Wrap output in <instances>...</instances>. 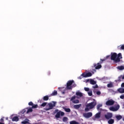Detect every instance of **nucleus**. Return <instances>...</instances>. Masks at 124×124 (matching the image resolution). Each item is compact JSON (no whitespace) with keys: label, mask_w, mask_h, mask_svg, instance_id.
<instances>
[{"label":"nucleus","mask_w":124,"mask_h":124,"mask_svg":"<svg viewBox=\"0 0 124 124\" xmlns=\"http://www.w3.org/2000/svg\"><path fill=\"white\" fill-rule=\"evenodd\" d=\"M96 106V101L93 99V101L87 104L86 105V108H85V111L86 112H89L91 109H93Z\"/></svg>","instance_id":"f257e3e1"},{"label":"nucleus","mask_w":124,"mask_h":124,"mask_svg":"<svg viewBox=\"0 0 124 124\" xmlns=\"http://www.w3.org/2000/svg\"><path fill=\"white\" fill-rule=\"evenodd\" d=\"M57 104V102L55 101H52L51 103H49L47 104V105L46 106V108H45V110L46 111H49V110H52L54 108V107H56V104Z\"/></svg>","instance_id":"f03ea898"},{"label":"nucleus","mask_w":124,"mask_h":124,"mask_svg":"<svg viewBox=\"0 0 124 124\" xmlns=\"http://www.w3.org/2000/svg\"><path fill=\"white\" fill-rule=\"evenodd\" d=\"M57 113L55 115V118H56V119H60V117H61V116L62 117L64 115V112L61 110H59V109H56L55 110L54 113Z\"/></svg>","instance_id":"7ed1b4c3"},{"label":"nucleus","mask_w":124,"mask_h":124,"mask_svg":"<svg viewBox=\"0 0 124 124\" xmlns=\"http://www.w3.org/2000/svg\"><path fill=\"white\" fill-rule=\"evenodd\" d=\"M74 83V80H69L67 81L66 84L67 90H72V84Z\"/></svg>","instance_id":"20e7f679"},{"label":"nucleus","mask_w":124,"mask_h":124,"mask_svg":"<svg viewBox=\"0 0 124 124\" xmlns=\"http://www.w3.org/2000/svg\"><path fill=\"white\" fill-rule=\"evenodd\" d=\"M118 56V54H117L116 53L113 52L111 53V57L110 59L111 61H113L115 62H118L117 61V57Z\"/></svg>","instance_id":"39448f33"},{"label":"nucleus","mask_w":124,"mask_h":124,"mask_svg":"<svg viewBox=\"0 0 124 124\" xmlns=\"http://www.w3.org/2000/svg\"><path fill=\"white\" fill-rule=\"evenodd\" d=\"M83 116L86 119H89V118L93 117V113L91 112L84 113H83Z\"/></svg>","instance_id":"423d86ee"},{"label":"nucleus","mask_w":124,"mask_h":124,"mask_svg":"<svg viewBox=\"0 0 124 124\" xmlns=\"http://www.w3.org/2000/svg\"><path fill=\"white\" fill-rule=\"evenodd\" d=\"M120 109V105L117 104L115 107H111L109 108V110L110 111H112V112H116V111H118Z\"/></svg>","instance_id":"0eeeda50"},{"label":"nucleus","mask_w":124,"mask_h":124,"mask_svg":"<svg viewBox=\"0 0 124 124\" xmlns=\"http://www.w3.org/2000/svg\"><path fill=\"white\" fill-rule=\"evenodd\" d=\"M115 103V101L110 99V100H108L106 102V105L107 106H112V105H114Z\"/></svg>","instance_id":"6e6552de"},{"label":"nucleus","mask_w":124,"mask_h":124,"mask_svg":"<svg viewBox=\"0 0 124 124\" xmlns=\"http://www.w3.org/2000/svg\"><path fill=\"white\" fill-rule=\"evenodd\" d=\"M113 117V114L111 112H107L106 114H105V118L106 120H110Z\"/></svg>","instance_id":"1a4fd4ad"},{"label":"nucleus","mask_w":124,"mask_h":124,"mask_svg":"<svg viewBox=\"0 0 124 124\" xmlns=\"http://www.w3.org/2000/svg\"><path fill=\"white\" fill-rule=\"evenodd\" d=\"M93 66L95 67V69H100V68H101L102 67V66H101V64L100 63H97V64H93Z\"/></svg>","instance_id":"9d476101"},{"label":"nucleus","mask_w":124,"mask_h":124,"mask_svg":"<svg viewBox=\"0 0 124 124\" xmlns=\"http://www.w3.org/2000/svg\"><path fill=\"white\" fill-rule=\"evenodd\" d=\"M122 53H119L117 56L116 62H121V59H122Z\"/></svg>","instance_id":"9b49d317"},{"label":"nucleus","mask_w":124,"mask_h":124,"mask_svg":"<svg viewBox=\"0 0 124 124\" xmlns=\"http://www.w3.org/2000/svg\"><path fill=\"white\" fill-rule=\"evenodd\" d=\"M101 115V112H98L95 115V119H99L100 118V116Z\"/></svg>","instance_id":"f8f14e48"},{"label":"nucleus","mask_w":124,"mask_h":124,"mask_svg":"<svg viewBox=\"0 0 124 124\" xmlns=\"http://www.w3.org/2000/svg\"><path fill=\"white\" fill-rule=\"evenodd\" d=\"M12 122H18L19 121V118L17 116L14 117L12 119Z\"/></svg>","instance_id":"ddd939ff"},{"label":"nucleus","mask_w":124,"mask_h":124,"mask_svg":"<svg viewBox=\"0 0 124 124\" xmlns=\"http://www.w3.org/2000/svg\"><path fill=\"white\" fill-rule=\"evenodd\" d=\"M115 118L116 120H117L118 121H120V120H122V119H123V116H122V115H116L115 116Z\"/></svg>","instance_id":"4468645a"},{"label":"nucleus","mask_w":124,"mask_h":124,"mask_svg":"<svg viewBox=\"0 0 124 124\" xmlns=\"http://www.w3.org/2000/svg\"><path fill=\"white\" fill-rule=\"evenodd\" d=\"M115 122V121L113 119H108V124H113Z\"/></svg>","instance_id":"2eb2a0df"},{"label":"nucleus","mask_w":124,"mask_h":124,"mask_svg":"<svg viewBox=\"0 0 124 124\" xmlns=\"http://www.w3.org/2000/svg\"><path fill=\"white\" fill-rule=\"evenodd\" d=\"M117 91L120 93H124V88H119Z\"/></svg>","instance_id":"dca6fc26"},{"label":"nucleus","mask_w":124,"mask_h":124,"mask_svg":"<svg viewBox=\"0 0 124 124\" xmlns=\"http://www.w3.org/2000/svg\"><path fill=\"white\" fill-rule=\"evenodd\" d=\"M90 83L91 85H95V84H96V81L93 80V79H90Z\"/></svg>","instance_id":"f3484780"},{"label":"nucleus","mask_w":124,"mask_h":124,"mask_svg":"<svg viewBox=\"0 0 124 124\" xmlns=\"http://www.w3.org/2000/svg\"><path fill=\"white\" fill-rule=\"evenodd\" d=\"M108 88H113L114 87V85L113 84V82H110L109 83L107 84Z\"/></svg>","instance_id":"a211bd4d"},{"label":"nucleus","mask_w":124,"mask_h":124,"mask_svg":"<svg viewBox=\"0 0 124 124\" xmlns=\"http://www.w3.org/2000/svg\"><path fill=\"white\" fill-rule=\"evenodd\" d=\"M122 80H124V75H121L119 77H118V81H119V82H121V81H122Z\"/></svg>","instance_id":"6ab92c4d"},{"label":"nucleus","mask_w":124,"mask_h":124,"mask_svg":"<svg viewBox=\"0 0 124 124\" xmlns=\"http://www.w3.org/2000/svg\"><path fill=\"white\" fill-rule=\"evenodd\" d=\"M63 109H64V111H65V112H66L67 113H70V112H71V110L70 108H63Z\"/></svg>","instance_id":"aec40b11"},{"label":"nucleus","mask_w":124,"mask_h":124,"mask_svg":"<svg viewBox=\"0 0 124 124\" xmlns=\"http://www.w3.org/2000/svg\"><path fill=\"white\" fill-rule=\"evenodd\" d=\"M43 99L44 101H47L49 100V96L48 95H46L43 97Z\"/></svg>","instance_id":"412c9836"},{"label":"nucleus","mask_w":124,"mask_h":124,"mask_svg":"<svg viewBox=\"0 0 124 124\" xmlns=\"http://www.w3.org/2000/svg\"><path fill=\"white\" fill-rule=\"evenodd\" d=\"M81 104L75 105L74 106V108L75 109H79V108H80V107H81Z\"/></svg>","instance_id":"4be33fe9"},{"label":"nucleus","mask_w":124,"mask_h":124,"mask_svg":"<svg viewBox=\"0 0 124 124\" xmlns=\"http://www.w3.org/2000/svg\"><path fill=\"white\" fill-rule=\"evenodd\" d=\"M76 95L80 96V97H82V96H83V93L81 92H77Z\"/></svg>","instance_id":"5701e85b"},{"label":"nucleus","mask_w":124,"mask_h":124,"mask_svg":"<svg viewBox=\"0 0 124 124\" xmlns=\"http://www.w3.org/2000/svg\"><path fill=\"white\" fill-rule=\"evenodd\" d=\"M58 94V92L56 90H54V92L51 94V95L52 96L57 95Z\"/></svg>","instance_id":"b1692460"},{"label":"nucleus","mask_w":124,"mask_h":124,"mask_svg":"<svg viewBox=\"0 0 124 124\" xmlns=\"http://www.w3.org/2000/svg\"><path fill=\"white\" fill-rule=\"evenodd\" d=\"M21 124H29V119H25V120L24 121L21 122Z\"/></svg>","instance_id":"393cba45"},{"label":"nucleus","mask_w":124,"mask_h":124,"mask_svg":"<svg viewBox=\"0 0 124 124\" xmlns=\"http://www.w3.org/2000/svg\"><path fill=\"white\" fill-rule=\"evenodd\" d=\"M79 122H77L75 121H72L70 122V124H79Z\"/></svg>","instance_id":"a878e982"},{"label":"nucleus","mask_w":124,"mask_h":124,"mask_svg":"<svg viewBox=\"0 0 124 124\" xmlns=\"http://www.w3.org/2000/svg\"><path fill=\"white\" fill-rule=\"evenodd\" d=\"M118 69L119 70H124V66H119L117 67Z\"/></svg>","instance_id":"bb28decb"},{"label":"nucleus","mask_w":124,"mask_h":124,"mask_svg":"<svg viewBox=\"0 0 124 124\" xmlns=\"http://www.w3.org/2000/svg\"><path fill=\"white\" fill-rule=\"evenodd\" d=\"M86 75L87 77H92V76H93V74H92L91 72L87 73Z\"/></svg>","instance_id":"cd10ccee"},{"label":"nucleus","mask_w":124,"mask_h":124,"mask_svg":"<svg viewBox=\"0 0 124 124\" xmlns=\"http://www.w3.org/2000/svg\"><path fill=\"white\" fill-rule=\"evenodd\" d=\"M37 107H38V105H37V104L34 105L33 104V106H32L31 108L32 109H35V108H37Z\"/></svg>","instance_id":"c85d7f7f"},{"label":"nucleus","mask_w":124,"mask_h":124,"mask_svg":"<svg viewBox=\"0 0 124 124\" xmlns=\"http://www.w3.org/2000/svg\"><path fill=\"white\" fill-rule=\"evenodd\" d=\"M81 76H82V77L83 78H87V73H83L82 74H81Z\"/></svg>","instance_id":"c756f323"},{"label":"nucleus","mask_w":124,"mask_h":124,"mask_svg":"<svg viewBox=\"0 0 124 124\" xmlns=\"http://www.w3.org/2000/svg\"><path fill=\"white\" fill-rule=\"evenodd\" d=\"M68 121V118L66 117H64L62 119V121L64 122H67Z\"/></svg>","instance_id":"7c9ffc66"},{"label":"nucleus","mask_w":124,"mask_h":124,"mask_svg":"<svg viewBox=\"0 0 124 124\" xmlns=\"http://www.w3.org/2000/svg\"><path fill=\"white\" fill-rule=\"evenodd\" d=\"M30 112H32V108H30L28 109V110L26 112V113L28 114V113H30Z\"/></svg>","instance_id":"2f4dec72"},{"label":"nucleus","mask_w":124,"mask_h":124,"mask_svg":"<svg viewBox=\"0 0 124 124\" xmlns=\"http://www.w3.org/2000/svg\"><path fill=\"white\" fill-rule=\"evenodd\" d=\"M72 102L75 104H77V103H79V100H74Z\"/></svg>","instance_id":"473e14b6"},{"label":"nucleus","mask_w":124,"mask_h":124,"mask_svg":"<svg viewBox=\"0 0 124 124\" xmlns=\"http://www.w3.org/2000/svg\"><path fill=\"white\" fill-rule=\"evenodd\" d=\"M97 110H99V108H100V107H102V104H98V105H97Z\"/></svg>","instance_id":"72a5a7b5"},{"label":"nucleus","mask_w":124,"mask_h":124,"mask_svg":"<svg viewBox=\"0 0 124 124\" xmlns=\"http://www.w3.org/2000/svg\"><path fill=\"white\" fill-rule=\"evenodd\" d=\"M88 95H89V96H92V95H93V91H92V90H91L90 91H89L88 93Z\"/></svg>","instance_id":"f704fd0d"},{"label":"nucleus","mask_w":124,"mask_h":124,"mask_svg":"<svg viewBox=\"0 0 124 124\" xmlns=\"http://www.w3.org/2000/svg\"><path fill=\"white\" fill-rule=\"evenodd\" d=\"M46 105H47V103L44 102V103H43L41 106H42V107H45V106H46Z\"/></svg>","instance_id":"c9c22d12"},{"label":"nucleus","mask_w":124,"mask_h":124,"mask_svg":"<svg viewBox=\"0 0 124 124\" xmlns=\"http://www.w3.org/2000/svg\"><path fill=\"white\" fill-rule=\"evenodd\" d=\"M105 61H106V59H100V61L99 62V63H102L103 62H105Z\"/></svg>","instance_id":"e433bc0d"},{"label":"nucleus","mask_w":124,"mask_h":124,"mask_svg":"<svg viewBox=\"0 0 124 124\" xmlns=\"http://www.w3.org/2000/svg\"><path fill=\"white\" fill-rule=\"evenodd\" d=\"M84 90L85 91V92H89L90 91V88L85 87L84 88Z\"/></svg>","instance_id":"4c0bfd02"},{"label":"nucleus","mask_w":124,"mask_h":124,"mask_svg":"<svg viewBox=\"0 0 124 124\" xmlns=\"http://www.w3.org/2000/svg\"><path fill=\"white\" fill-rule=\"evenodd\" d=\"M75 98H76V96H75L72 97V98H71V101L73 102L74 100V99H75Z\"/></svg>","instance_id":"58836bf2"},{"label":"nucleus","mask_w":124,"mask_h":124,"mask_svg":"<svg viewBox=\"0 0 124 124\" xmlns=\"http://www.w3.org/2000/svg\"><path fill=\"white\" fill-rule=\"evenodd\" d=\"M28 105L29 106H32L33 105V103H32V102H30Z\"/></svg>","instance_id":"ea45409f"},{"label":"nucleus","mask_w":124,"mask_h":124,"mask_svg":"<svg viewBox=\"0 0 124 124\" xmlns=\"http://www.w3.org/2000/svg\"><path fill=\"white\" fill-rule=\"evenodd\" d=\"M96 94H97V95H100L101 94V92H100V91H97Z\"/></svg>","instance_id":"a19ab883"},{"label":"nucleus","mask_w":124,"mask_h":124,"mask_svg":"<svg viewBox=\"0 0 124 124\" xmlns=\"http://www.w3.org/2000/svg\"><path fill=\"white\" fill-rule=\"evenodd\" d=\"M26 113V109H24L21 111V114H25Z\"/></svg>","instance_id":"79ce46f5"},{"label":"nucleus","mask_w":124,"mask_h":124,"mask_svg":"<svg viewBox=\"0 0 124 124\" xmlns=\"http://www.w3.org/2000/svg\"><path fill=\"white\" fill-rule=\"evenodd\" d=\"M121 50H124V45H123L121 46Z\"/></svg>","instance_id":"37998d69"},{"label":"nucleus","mask_w":124,"mask_h":124,"mask_svg":"<svg viewBox=\"0 0 124 124\" xmlns=\"http://www.w3.org/2000/svg\"><path fill=\"white\" fill-rule=\"evenodd\" d=\"M120 97L121 99H124V95H121Z\"/></svg>","instance_id":"c03bdc74"},{"label":"nucleus","mask_w":124,"mask_h":124,"mask_svg":"<svg viewBox=\"0 0 124 124\" xmlns=\"http://www.w3.org/2000/svg\"><path fill=\"white\" fill-rule=\"evenodd\" d=\"M82 78H83V76H82V75H80V76H79L78 78V79H79L81 80V79H82Z\"/></svg>","instance_id":"a18cd8bd"},{"label":"nucleus","mask_w":124,"mask_h":124,"mask_svg":"<svg viewBox=\"0 0 124 124\" xmlns=\"http://www.w3.org/2000/svg\"><path fill=\"white\" fill-rule=\"evenodd\" d=\"M51 74V72L50 71H48L47 72V75L49 76Z\"/></svg>","instance_id":"49530a36"},{"label":"nucleus","mask_w":124,"mask_h":124,"mask_svg":"<svg viewBox=\"0 0 124 124\" xmlns=\"http://www.w3.org/2000/svg\"><path fill=\"white\" fill-rule=\"evenodd\" d=\"M122 88H124V82L121 84Z\"/></svg>","instance_id":"de8ad7c7"},{"label":"nucleus","mask_w":124,"mask_h":124,"mask_svg":"<svg viewBox=\"0 0 124 124\" xmlns=\"http://www.w3.org/2000/svg\"><path fill=\"white\" fill-rule=\"evenodd\" d=\"M76 86V84H74L72 86V88L75 87Z\"/></svg>","instance_id":"09e8293b"},{"label":"nucleus","mask_w":124,"mask_h":124,"mask_svg":"<svg viewBox=\"0 0 124 124\" xmlns=\"http://www.w3.org/2000/svg\"><path fill=\"white\" fill-rule=\"evenodd\" d=\"M98 86H97V85H95L93 88H94V89H95V88H98Z\"/></svg>","instance_id":"8fccbe9b"},{"label":"nucleus","mask_w":124,"mask_h":124,"mask_svg":"<svg viewBox=\"0 0 124 124\" xmlns=\"http://www.w3.org/2000/svg\"><path fill=\"white\" fill-rule=\"evenodd\" d=\"M89 81H90V79H86V82L87 83V82H89Z\"/></svg>","instance_id":"3c124183"},{"label":"nucleus","mask_w":124,"mask_h":124,"mask_svg":"<svg viewBox=\"0 0 124 124\" xmlns=\"http://www.w3.org/2000/svg\"><path fill=\"white\" fill-rule=\"evenodd\" d=\"M109 57H110V55H108L107 56V59H108V58H109Z\"/></svg>","instance_id":"603ef678"},{"label":"nucleus","mask_w":124,"mask_h":124,"mask_svg":"<svg viewBox=\"0 0 124 124\" xmlns=\"http://www.w3.org/2000/svg\"><path fill=\"white\" fill-rule=\"evenodd\" d=\"M6 120H8V118L7 117V118H6Z\"/></svg>","instance_id":"864d4df0"},{"label":"nucleus","mask_w":124,"mask_h":124,"mask_svg":"<svg viewBox=\"0 0 124 124\" xmlns=\"http://www.w3.org/2000/svg\"><path fill=\"white\" fill-rule=\"evenodd\" d=\"M0 124H4V123H2L0 122Z\"/></svg>","instance_id":"5fc2aeb1"},{"label":"nucleus","mask_w":124,"mask_h":124,"mask_svg":"<svg viewBox=\"0 0 124 124\" xmlns=\"http://www.w3.org/2000/svg\"><path fill=\"white\" fill-rule=\"evenodd\" d=\"M123 121H124V117L123 118Z\"/></svg>","instance_id":"6e6d98bb"},{"label":"nucleus","mask_w":124,"mask_h":124,"mask_svg":"<svg viewBox=\"0 0 124 124\" xmlns=\"http://www.w3.org/2000/svg\"><path fill=\"white\" fill-rule=\"evenodd\" d=\"M1 121H2L3 119L2 118L1 119Z\"/></svg>","instance_id":"4d7b16f0"}]
</instances>
